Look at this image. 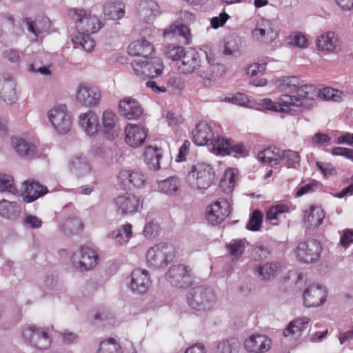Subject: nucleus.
Segmentation results:
<instances>
[{"mask_svg": "<svg viewBox=\"0 0 353 353\" xmlns=\"http://www.w3.org/2000/svg\"><path fill=\"white\" fill-rule=\"evenodd\" d=\"M252 38L259 42H271L276 38L272 22L266 19L256 21L255 28L251 32Z\"/></svg>", "mask_w": 353, "mask_h": 353, "instance_id": "15", "label": "nucleus"}, {"mask_svg": "<svg viewBox=\"0 0 353 353\" xmlns=\"http://www.w3.org/2000/svg\"><path fill=\"white\" fill-rule=\"evenodd\" d=\"M174 256L175 251L172 245L160 243L148 250L146 260L150 267L159 268L170 263Z\"/></svg>", "mask_w": 353, "mask_h": 353, "instance_id": "4", "label": "nucleus"}, {"mask_svg": "<svg viewBox=\"0 0 353 353\" xmlns=\"http://www.w3.org/2000/svg\"><path fill=\"white\" fill-rule=\"evenodd\" d=\"M18 98L15 81L10 77L3 76L0 78V99L12 105L17 102Z\"/></svg>", "mask_w": 353, "mask_h": 353, "instance_id": "21", "label": "nucleus"}, {"mask_svg": "<svg viewBox=\"0 0 353 353\" xmlns=\"http://www.w3.org/2000/svg\"><path fill=\"white\" fill-rule=\"evenodd\" d=\"M22 336L28 345L37 350H46L50 345L48 334L43 329L34 325L25 328Z\"/></svg>", "mask_w": 353, "mask_h": 353, "instance_id": "10", "label": "nucleus"}, {"mask_svg": "<svg viewBox=\"0 0 353 353\" xmlns=\"http://www.w3.org/2000/svg\"><path fill=\"white\" fill-rule=\"evenodd\" d=\"M102 128L105 136L110 141L120 133L121 128L117 117L112 111L107 110L103 112Z\"/></svg>", "mask_w": 353, "mask_h": 353, "instance_id": "23", "label": "nucleus"}, {"mask_svg": "<svg viewBox=\"0 0 353 353\" xmlns=\"http://www.w3.org/2000/svg\"><path fill=\"white\" fill-rule=\"evenodd\" d=\"M244 345L250 352L262 353L270 348L271 340L266 335L253 334L245 340Z\"/></svg>", "mask_w": 353, "mask_h": 353, "instance_id": "25", "label": "nucleus"}, {"mask_svg": "<svg viewBox=\"0 0 353 353\" xmlns=\"http://www.w3.org/2000/svg\"><path fill=\"white\" fill-rule=\"evenodd\" d=\"M331 138L325 133L317 132L311 139V143L316 147L327 146L330 145Z\"/></svg>", "mask_w": 353, "mask_h": 353, "instance_id": "57", "label": "nucleus"}, {"mask_svg": "<svg viewBox=\"0 0 353 353\" xmlns=\"http://www.w3.org/2000/svg\"><path fill=\"white\" fill-rule=\"evenodd\" d=\"M207 213V219L211 224H219L230 214V204L226 199H219L209 207Z\"/></svg>", "mask_w": 353, "mask_h": 353, "instance_id": "16", "label": "nucleus"}, {"mask_svg": "<svg viewBox=\"0 0 353 353\" xmlns=\"http://www.w3.org/2000/svg\"><path fill=\"white\" fill-rule=\"evenodd\" d=\"M69 14L75 21L78 32V34L72 39L73 43L80 46L86 52H90L95 45L90 34L97 32L102 28L101 22L95 15L83 9H71Z\"/></svg>", "mask_w": 353, "mask_h": 353, "instance_id": "2", "label": "nucleus"}, {"mask_svg": "<svg viewBox=\"0 0 353 353\" xmlns=\"http://www.w3.org/2000/svg\"><path fill=\"white\" fill-rule=\"evenodd\" d=\"M229 18V15L225 12H222L219 17H214L211 19V26L214 29H217L223 26Z\"/></svg>", "mask_w": 353, "mask_h": 353, "instance_id": "64", "label": "nucleus"}, {"mask_svg": "<svg viewBox=\"0 0 353 353\" xmlns=\"http://www.w3.org/2000/svg\"><path fill=\"white\" fill-rule=\"evenodd\" d=\"M79 124L88 136H94L99 130V121L97 115L92 110L82 113L79 116Z\"/></svg>", "mask_w": 353, "mask_h": 353, "instance_id": "32", "label": "nucleus"}, {"mask_svg": "<svg viewBox=\"0 0 353 353\" xmlns=\"http://www.w3.org/2000/svg\"><path fill=\"white\" fill-rule=\"evenodd\" d=\"M332 154L334 156H343L353 161V150L350 148L334 147L332 150Z\"/></svg>", "mask_w": 353, "mask_h": 353, "instance_id": "63", "label": "nucleus"}, {"mask_svg": "<svg viewBox=\"0 0 353 353\" xmlns=\"http://www.w3.org/2000/svg\"><path fill=\"white\" fill-rule=\"evenodd\" d=\"M181 180L176 176H170L157 181V189L167 195L174 196L180 192Z\"/></svg>", "mask_w": 353, "mask_h": 353, "instance_id": "35", "label": "nucleus"}, {"mask_svg": "<svg viewBox=\"0 0 353 353\" xmlns=\"http://www.w3.org/2000/svg\"><path fill=\"white\" fill-rule=\"evenodd\" d=\"M343 92L332 88H325L317 91V97L325 100H332L334 101L340 102L343 100Z\"/></svg>", "mask_w": 353, "mask_h": 353, "instance_id": "52", "label": "nucleus"}, {"mask_svg": "<svg viewBox=\"0 0 353 353\" xmlns=\"http://www.w3.org/2000/svg\"><path fill=\"white\" fill-rule=\"evenodd\" d=\"M279 159V163L283 161L288 168H295L300 161L299 153L291 150H280Z\"/></svg>", "mask_w": 353, "mask_h": 353, "instance_id": "44", "label": "nucleus"}, {"mask_svg": "<svg viewBox=\"0 0 353 353\" xmlns=\"http://www.w3.org/2000/svg\"><path fill=\"white\" fill-rule=\"evenodd\" d=\"M131 65L134 73L139 78L152 79L162 74L163 63L161 59L154 58L150 60L134 59Z\"/></svg>", "mask_w": 353, "mask_h": 353, "instance_id": "6", "label": "nucleus"}, {"mask_svg": "<svg viewBox=\"0 0 353 353\" xmlns=\"http://www.w3.org/2000/svg\"><path fill=\"white\" fill-rule=\"evenodd\" d=\"M48 118L53 127L59 133H68L72 126L71 117L65 104L54 107L48 112Z\"/></svg>", "mask_w": 353, "mask_h": 353, "instance_id": "9", "label": "nucleus"}, {"mask_svg": "<svg viewBox=\"0 0 353 353\" xmlns=\"http://www.w3.org/2000/svg\"><path fill=\"white\" fill-rule=\"evenodd\" d=\"M233 259H239L244 252L245 243L243 240H232L225 245Z\"/></svg>", "mask_w": 353, "mask_h": 353, "instance_id": "50", "label": "nucleus"}, {"mask_svg": "<svg viewBox=\"0 0 353 353\" xmlns=\"http://www.w3.org/2000/svg\"><path fill=\"white\" fill-rule=\"evenodd\" d=\"M280 148L272 146L260 151L258 153V159L263 163H266L271 165L279 164Z\"/></svg>", "mask_w": 353, "mask_h": 353, "instance_id": "38", "label": "nucleus"}, {"mask_svg": "<svg viewBox=\"0 0 353 353\" xmlns=\"http://www.w3.org/2000/svg\"><path fill=\"white\" fill-rule=\"evenodd\" d=\"M240 343L236 339L219 343L217 353H238Z\"/></svg>", "mask_w": 353, "mask_h": 353, "instance_id": "51", "label": "nucleus"}, {"mask_svg": "<svg viewBox=\"0 0 353 353\" xmlns=\"http://www.w3.org/2000/svg\"><path fill=\"white\" fill-rule=\"evenodd\" d=\"M128 52L130 55L142 57V60L148 59L154 52L152 44L146 39L137 40L132 42L128 47Z\"/></svg>", "mask_w": 353, "mask_h": 353, "instance_id": "30", "label": "nucleus"}, {"mask_svg": "<svg viewBox=\"0 0 353 353\" xmlns=\"http://www.w3.org/2000/svg\"><path fill=\"white\" fill-rule=\"evenodd\" d=\"M23 225L30 229H39L42 225V221L37 216L27 214L23 219Z\"/></svg>", "mask_w": 353, "mask_h": 353, "instance_id": "59", "label": "nucleus"}, {"mask_svg": "<svg viewBox=\"0 0 353 353\" xmlns=\"http://www.w3.org/2000/svg\"><path fill=\"white\" fill-rule=\"evenodd\" d=\"M205 57L208 61L207 69L205 66L199 71L200 77L203 79L205 86L211 85L212 81L216 77L221 76L225 73L226 68L223 64L216 61V59L212 53H206Z\"/></svg>", "mask_w": 353, "mask_h": 353, "instance_id": "13", "label": "nucleus"}, {"mask_svg": "<svg viewBox=\"0 0 353 353\" xmlns=\"http://www.w3.org/2000/svg\"><path fill=\"white\" fill-rule=\"evenodd\" d=\"M165 279L173 287L185 288L193 283L191 269L183 264L172 265L165 273Z\"/></svg>", "mask_w": 353, "mask_h": 353, "instance_id": "7", "label": "nucleus"}, {"mask_svg": "<svg viewBox=\"0 0 353 353\" xmlns=\"http://www.w3.org/2000/svg\"><path fill=\"white\" fill-rule=\"evenodd\" d=\"M310 321V318L306 316L295 319L290 321L283 330V336L290 337L292 339H297L301 336L302 332L307 327Z\"/></svg>", "mask_w": 353, "mask_h": 353, "instance_id": "33", "label": "nucleus"}, {"mask_svg": "<svg viewBox=\"0 0 353 353\" xmlns=\"http://www.w3.org/2000/svg\"><path fill=\"white\" fill-rule=\"evenodd\" d=\"M322 251L321 243L315 239L302 241L296 250L298 260L301 263H314L319 260Z\"/></svg>", "mask_w": 353, "mask_h": 353, "instance_id": "8", "label": "nucleus"}, {"mask_svg": "<svg viewBox=\"0 0 353 353\" xmlns=\"http://www.w3.org/2000/svg\"><path fill=\"white\" fill-rule=\"evenodd\" d=\"M185 52L186 49L182 46L169 45L165 48L164 54L168 59L175 61L177 65Z\"/></svg>", "mask_w": 353, "mask_h": 353, "instance_id": "46", "label": "nucleus"}, {"mask_svg": "<svg viewBox=\"0 0 353 353\" xmlns=\"http://www.w3.org/2000/svg\"><path fill=\"white\" fill-rule=\"evenodd\" d=\"M159 151V150L157 148H154L149 146L144 152L145 161L151 170H157L160 168L159 161L162 156Z\"/></svg>", "mask_w": 353, "mask_h": 353, "instance_id": "41", "label": "nucleus"}, {"mask_svg": "<svg viewBox=\"0 0 353 353\" xmlns=\"http://www.w3.org/2000/svg\"><path fill=\"white\" fill-rule=\"evenodd\" d=\"M98 260L97 253L88 247H82L71 258V261L74 266L81 272L94 268L97 264Z\"/></svg>", "mask_w": 353, "mask_h": 353, "instance_id": "11", "label": "nucleus"}, {"mask_svg": "<svg viewBox=\"0 0 353 353\" xmlns=\"http://www.w3.org/2000/svg\"><path fill=\"white\" fill-rule=\"evenodd\" d=\"M262 106L268 110L272 112H285L286 110L283 108V106L285 105L281 102H276L273 101L272 99L265 98L261 101Z\"/></svg>", "mask_w": 353, "mask_h": 353, "instance_id": "56", "label": "nucleus"}, {"mask_svg": "<svg viewBox=\"0 0 353 353\" xmlns=\"http://www.w3.org/2000/svg\"><path fill=\"white\" fill-rule=\"evenodd\" d=\"M278 88L283 94L280 100L288 108L311 105L317 97V91L312 85L305 84L296 76L283 77L276 81Z\"/></svg>", "mask_w": 353, "mask_h": 353, "instance_id": "1", "label": "nucleus"}, {"mask_svg": "<svg viewBox=\"0 0 353 353\" xmlns=\"http://www.w3.org/2000/svg\"><path fill=\"white\" fill-rule=\"evenodd\" d=\"M230 154H234L236 156L237 154L244 156L247 153V150L241 142H236L232 140V143L231 146L229 147Z\"/></svg>", "mask_w": 353, "mask_h": 353, "instance_id": "61", "label": "nucleus"}, {"mask_svg": "<svg viewBox=\"0 0 353 353\" xmlns=\"http://www.w3.org/2000/svg\"><path fill=\"white\" fill-rule=\"evenodd\" d=\"M214 138L211 127L203 121L196 124L192 131V139L197 145H212Z\"/></svg>", "mask_w": 353, "mask_h": 353, "instance_id": "24", "label": "nucleus"}, {"mask_svg": "<svg viewBox=\"0 0 353 353\" xmlns=\"http://www.w3.org/2000/svg\"><path fill=\"white\" fill-rule=\"evenodd\" d=\"M101 94L97 88L88 86L81 83L76 94L77 101L85 106H94L99 103Z\"/></svg>", "mask_w": 353, "mask_h": 353, "instance_id": "20", "label": "nucleus"}, {"mask_svg": "<svg viewBox=\"0 0 353 353\" xmlns=\"http://www.w3.org/2000/svg\"><path fill=\"white\" fill-rule=\"evenodd\" d=\"M183 54V56L177 64L180 72L190 74L201 66L200 55L194 48H186V52Z\"/></svg>", "mask_w": 353, "mask_h": 353, "instance_id": "18", "label": "nucleus"}, {"mask_svg": "<svg viewBox=\"0 0 353 353\" xmlns=\"http://www.w3.org/2000/svg\"><path fill=\"white\" fill-rule=\"evenodd\" d=\"M279 268H280L279 263H266L263 265L258 266L257 272L261 279L269 281L274 277Z\"/></svg>", "mask_w": 353, "mask_h": 353, "instance_id": "42", "label": "nucleus"}, {"mask_svg": "<svg viewBox=\"0 0 353 353\" xmlns=\"http://www.w3.org/2000/svg\"><path fill=\"white\" fill-rule=\"evenodd\" d=\"M132 226L130 223L123 225L121 228L113 230L108 236L116 240L120 245L128 242L132 235Z\"/></svg>", "mask_w": 353, "mask_h": 353, "instance_id": "39", "label": "nucleus"}, {"mask_svg": "<svg viewBox=\"0 0 353 353\" xmlns=\"http://www.w3.org/2000/svg\"><path fill=\"white\" fill-rule=\"evenodd\" d=\"M159 228V225L157 223L150 221L145 224L143 233L145 237L151 238L157 234Z\"/></svg>", "mask_w": 353, "mask_h": 353, "instance_id": "62", "label": "nucleus"}, {"mask_svg": "<svg viewBox=\"0 0 353 353\" xmlns=\"http://www.w3.org/2000/svg\"><path fill=\"white\" fill-rule=\"evenodd\" d=\"M119 180L126 187L132 185L136 188H141L145 183L146 178L140 171L121 170L118 176Z\"/></svg>", "mask_w": 353, "mask_h": 353, "instance_id": "31", "label": "nucleus"}, {"mask_svg": "<svg viewBox=\"0 0 353 353\" xmlns=\"http://www.w3.org/2000/svg\"><path fill=\"white\" fill-rule=\"evenodd\" d=\"M232 143V139L217 136L214 138L212 145L214 150H216L219 154L225 156L230 155L229 147Z\"/></svg>", "mask_w": 353, "mask_h": 353, "instance_id": "45", "label": "nucleus"}, {"mask_svg": "<svg viewBox=\"0 0 353 353\" xmlns=\"http://www.w3.org/2000/svg\"><path fill=\"white\" fill-rule=\"evenodd\" d=\"M150 283L148 271L134 269L132 272L129 286L133 293L139 294L145 293L148 290Z\"/></svg>", "mask_w": 353, "mask_h": 353, "instance_id": "17", "label": "nucleus"}, {"mask_svg": "<svg viewBox=\"0 0 353 353\" xmlns=\"http://www.w3.org/2000/svg\"><path fill=\"white\" fill-rule=\"evenodd\" d=\"M70 171L77 176H83L90 171V165L87 157L81 154L74 156L69 162Z\"/></svg>", "mask_w": 353, "mask_h": 353, "instance_id": "34", "label": "nucleus"}, {"mask_svg": "<svg viewBox=\"0 0 353 353\" xmlns=\"http://www.w3.org/2000/svg\"><path fill=\"white\" fill-rule=\"evenodd\" d=\"M263 222V214L259 210H254L246 225V228L250 231H259Z\"/></svg>", "mask_w": 353, "mask_h": 353, "instance_id": "53", "label": "nucleus"}, {"mask_svg": "<svg viewBox=\"0 0 353 353\" xmlns=\"http://www.w3.org/2000/svg\"><path fill=\"white\" fill-rule=\"evenodd\" d=\"M125 141L132 148H138L145 143L147 131L143 126L129 123L125 128Z\"/></svg>", "mask_w": 353, "mask_h": 353, "instance_id": "19", "label": "nucleus"}, {"mask_svg": "<svg viewBox=\"0 0 353 353\" xmlns=\"http://www.w3.org/2000/svg\"><path fill=\"white\" fill-rule=\"evenodd\" d=\"M0 192H7L13 194L17 193V189L12 176L0 173Z\"/></svg>", "mask_w": 353, "mask_h": 353, "instance_id": "48", "label": "nucleus"}, {"mask_svg": "<svg viewBox=\"0 0 353 353\" xmlns=\"http://www.w3.org/2000/svg\"><path fill=\"white\" fill-rule=\"evenodd\" d=\"M125 8L122 1H108L103 5V13L109 19H120L124 17Z\"/></svg>", "mask_w": 353, "mask_h": 353, "instance_id": "36", "label": "nucleus"}, {"mask_svg": "<svg viewBox=\"0 0 353 353\" xmlns=\"http://www.w3.org/2000/svg\"><path fill=\"white\" fill-rule=\"evenodd\" d=\"M12 145L19 156L26 159H31L39 156L37 147L22 138L12 137Z\"/></svg>", "mask_w": 353, "mask_h": 353, "instance_id": "28", "label": "nucleus"}, {"mask_svg": "<svg viewBox=\"0 0 353 353\" xmlns=\"http://www.w3.org/2000/svg\"><path fill=\"white\" fill-rule=\"evenodd\" d=\"M114 204L117 214L121 216L132 215L138 212L140 200L131 193H125L114 198Z\"/></svg>", "mask_w": 353, "mask_h": 353, "instance_id": "12", "label": "nucleus"}, {"mask_svg": "<svg viewBox=\"0 0 353 353\" xmlns=\"http://www.w3.org/2000/svg\"><path fill=\"white\" fill-rule=\"evenodd\" d=\"M289 211V207L284 204H279L272 206L266 212V218L268 220H278L279 216Z\"/></svg>", "mask_w": 353, "mask_h": 353, "instance_id": "54", "label": "nucleus"}, {"mask_svg": "<svg viewBox=\"0 0 353 353\" xmlns=\"http://www.w3.org/2000/svg\"><path fill=\"white\" fill-rule=\"evenodd\" d=\"M20 212V208L16 202L6 200L0 201V215L7 219H12Z\"/></svg>", "mask_w": 353, "mask_h": 353, "instance_id": "43", "label": "nucleus"}, {"mask_svg": "<svg viewBox=\"0 0 353 353\" xmlns=\"http://www.w3.org/2000/svg\"><path fill=\"white\" fill-rule=\"evenodd\" d=\"M61 231L66 235H74L83 230V223L79 218L73 212L72 216L66 218L60 225Z\"/></svg>", "mask_w": 353, "mask_h": 353, "instance_id": "37", "label": "nucleus"}, {"mask_svg": "<svg viewBox=\"0 0 353 353\" xmlns=\"http://www.w3.org/2000/svg\"><path fill=\"white\" fill-rule=\"evenodd\" d=\"M172 35H179L183 37L185 39L184 43H189L190 40V29L183 24H174L170 25L168 28H165L163 31V36L168 37Z\"/></svg>", "mask_w": 353, "mask_h": 353, "instance_id": "40", "label": "nucleus"}, {"mask_svg": "<svg viewBox=\"0 0 353 353\" xmlns=\"http://www.w3.org/2000/svg\"><path fill=\"white\" fill-rule=\"evenodd\" d=\"M213 168L205 163H197L191 166L188 179L192 185L199 190L209 188L214 180Z\"/></svg>", "mask_w": 353, "mask_h": 353, "instance_id": "5", "label": "nucleus"}, {"mask_svg": "<svg viewBox=\"0 0 353 353\" xmlns=\"http://www.w3.org/2000/svg\"><path fill=\"white\" fill-rule=\"evenodd\" d=\"M239 46L234 37H229L225 42L223 52L226 55H232L238 52Z\"/></svg>", "mask_w": 353, "mask_h": 353, "instance_id": "58", "label": "nucleus"}, {"mask_svg": "<svg viewBox=\"0 0 353 353\" xmlns=\"http://www.w3.org/2000/svg\"><path fill=\"white\" fill-rule=\"evenodd\" d=\"M97 353H123L121 346L113 338L100 343Z\"/></svg>", "mask_w": 353, "mask_h": 353, "instance_id": "49", "label": "nucleus"}, {"mask_svg": "<svg viewBox=\"0 0 353 353\" xmlns=\"http://www.w3.org/2000/svg\"><path fill=\"white\" fill-rule=\"evenodd\" d=\"M311 213L307 216V221L311 225L319 227L324 219V211L321 208H314L311 209Z\"/></svg>", "mask_w": 353, "mask_h": 353, "instance_id": "55", "label": "nucleus"}, {"mask_svg": "<svg viewBox=\"0 0 353 353\" xmlns=\"http://www.w3.org/2000/svg\"><path fill=\"white\" fill-rule=\"evenodd\" d=\"M24 192L22 194L23 199L27 203H31L48 192L46 186L41 185L33 180H27L23 183Z\"/></svg>", "mask_w": 353, "mask_h": 353, "instance_id": "27", "label": "nucleus"}, {"mask_svg": "<svg viewBox=\"0 0 353 353\" xmlns=\"http://www.w3.org/2000/svg\"><path fill=\"white\" fill-rule=\"evenodd\" d=\"M327 291L321 285H310L303 293V303L307 307H318L326 301Z\"/></svg>", "mask_w": 353, "mask_h": 353, "instance_id": "14", "label": "nucleus"}, {"mask_svg": "<svg viewBox=\"0 0 353 353\" xmlns=\"http://www.w3.org/2000/svg\"><path fill=\"white\" fill-rule=\"evenodd\" d=\"M3 22L10 26L9 28L11 30L13 34L21 35L23 32V29L21 28L20 22L16 23L12 17L8 16L5 17Z\"/></svg>", "mask_w": 353, "mask_h": 353, "instance_id": "60", "label": "nucleus"}, {"mask_svg": "<svg viewBox=\"0 0 353 353\" xmlns=\"http://www.w3.org/2000/svg\"><path fill=\"white\" fill-rule=\"evenodd\" d=\"M186 300L192 310L205 312L214 305L217 297L212 288L201 285L191 288L186 295Z\"/></svg>", "mask_w": 353, "mask_h": 353, "instance_id": "3", "label": "nucleus"}, {"mask_svg": "<svg viewBox=\"0 0 353 353\" xmlns=\"http://www.w3.org/2000/svg\"><path fill=\"white\" fill-rule=\"evenodd\" d=\"M316 46L321 51L337 52L341 49V41L334 32H328L317 38Z\"/></svg>", "mask_w": 353, "mask_h": 353, "instance_id": "26", "label": "nucleus"}, {"mask_svg": "<svg viewBox=\"0 0 353 353\" xmlns=\"http://www.w3.org/2000/svg\"><path fill=\"white\" fill-rule=\"evenodd\" d=\"M271 252L272 250L268 245L259 243L252 245L251 249V255L256 261L266 259Z\"/></svg>", "mask_w": 353, "mask_h": 353, "instance_id": "47", "label": "nucleus"}, {"mask_svg": "<svg viewBox=\"0 0 353 353\" xmlns=\"http://www.w3.org/2000/svg\"><path fill=\"white\" fill-rule=\"evenodd\" d=\"M119 110L121 114L128 120L137 119L143 113L139 101L130 97L120 101Z\"/></svg>", "mask_w": 353, "mask_h": 353, "instance_id": "22", "label": "nucleus"}, {"mask_svg": "<svg viewBox=\"0 0 353 353\" xmlns=\"http://www.w3.org/2000/svg\"><path fill=\"white\" fill-rule=\"evenodd\" d=\"M140 19L149 23L161 13L159 4L153 0L141 1L137 8Z\"/></svg>", "mask_w": 353, "mask_h": 353, "instance_id": "29", "label": "nucleus"}]
</instances>
